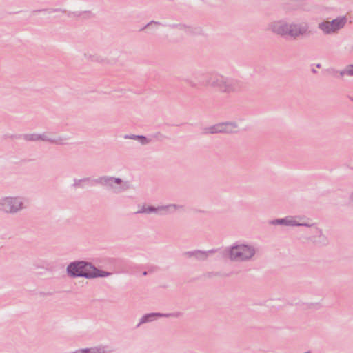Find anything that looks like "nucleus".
I'll use <instances>...</instances> for the list:
<instances>
[{
  "label": "nucleus",
  "instance_id": "f257e3e1",
  "mask_svg": "<svg viewBox=\"0 0 353 353\" xmlns=\"http://www.w3.org/2000/svg\"><path fill=\"white\" fill-rule=\"evenodd\" d=\"M68 272L74 276L96 277L104 276L90 264L84 262L72 263L68 267Z\"/></svg>",
  "mask_w": 353,
  "mask_h": 353
},
{
  "label": "nucleus",
  "instance_id": "f03ea898",
  "mask_svg": "<svg viewBox=\"0 0 353 353\" xmlns=\"http://www.w3.org/2000/svg\"><path fill=\"white\" fill-rule=\"evenodd\" d=\"M272 30L277 34L281 35H289L292 37L296 38L303 35L307 32V27L306 26L290 25L283 22H276L274 24Z\"/></svg>",
  "mask_w": 353,
  "mask_h": 353
},
{
  "label": "nucleus",
  "instance_id": "7ed1b4c3",
  "mask_svg": "<svg viewBox=\"0 0 353 353\" xmlns=\"http://www.w3.org/2000/svg\"><path fill=\"white\" fill-rule=\"evenodd\" d=\"M254 251L246 245L233 247L230 252V258L232 260H244L253 256Z\"/></svg>",
  "mask_w": 353,
  "mask_h": 353
},
{
  "label": "nucleus",
  "instance_id": "20e7f679",
  "mask_svg": "<svg viewBox=\"0 0 353 353\" xmlns=\"http://www.w3.org/2000/svg\"><path fill=\"white\" fill-rule=\"evenodd\" d=\"M345 23V18L340 17L332 21H323L319 23V27L324 33L330 34L343 28Z\"/></svg>",
  "mask_w": 353,
  "mask_h": 353
},
{
  "label": "nucleus",
  "instance_id": "39448f33",
  "mask_svg": "<svg viewBox=\"0 0 353 353\" xmlns=\"http://www.w3.org/2000/svg\"><path fill=\"white\" fill-rule=\"evenodd\" d=\"M1 205V209L7 212H14L21 208V203L15 199H5Z\"/></svg>",
  "mask_w": 353,
  "mask_h": 353
},
{
  "label": "nucleus",
  "instance_id": "423d86ee",
  "mask_svg": "<svg viewBox=\"0 0 353 353\" xmlns=\"http://www.w3.org/2000/svg\"><path fill=\"white\" fill-rule=\"evenodd\" d=\"M234 126L231 124H219L211 128V133L216 132H232Z\"/></svg>",
  "mask_w": 353,
  "mask_h": 353
},
{
  "label": "nucleus",
  "instance_id": "0eeeda50",
  "mask_svg": "<svg viewBox=\"0 0 353 353\" xmlns=\"http://www.w3.org/2000/svg\"><path fill=\"white\" fill-rule=\"evenodd\" d=\"M276 222L279 223H285L286 225H301L300 223H297L292 218H287L285 219L277 220Z\"/></svg>",
  "mask_w": 353,
  "mask_h": 353
},
{
  "label": "nucleus",
  "instance_id": "6e6552de",
  "mask_svg": "<svg viewBox=\"0 0 353 353\" xmlns=\"http://www.w3.org/2000/svg\"><path fill=\"white\" fill-rule=\"evenodd\" d=\"M344 73L348 75H353V65H349L345 70Z\"/></svg>",
  "mask_w": 353,
  "mask_h": 353
},
{
  "label": "nucleus",
  "instance_id": "1a4fd4ad",
  "mask_svg": "<svg viewBox=\"0 0 353 353\" xmlns=\"http://www.w3.org/2000/svg\"><path fill=\"white\" fill-rule=\"evenodd\" d=\"M154 210L153 208H149V209H143L141 211H139V212H152L154 211Z\"/></svg>",
  "mask_w": 353,
  "mask_h": 353
},
{
  "label": "nucleus",
  "instance_id": "9d476101",
  "mask_svg": "<svg viewBox=\"0 0 353 353\" xmlns=\"http://www.w3.org/2000/svg\"><path fill=\"white\" fill-rule=\"evenodd\" d=\"M115 181H116L117 183H119L120 180L119 179H116Z\"/></svg>",
  "mask_w": 353,
  "mask_h": 353
}]
</instances>
